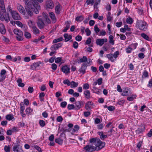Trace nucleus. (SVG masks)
Returning a JSON list of instances; mask_svg holds the SVG:
<instances>
[{"label":"nucleus","instance_id":"6ab92c4d","mask_svg":"<svg viewBox=\"0 0 152 152\" xmlns=\"http://www.w3.org/2000/svg\"><path fill=\"white\" fill-rule=\"evenodd\" d=\"M62 8V6L59 4L56 5L55 8L56 13L57 14H59Z\"/></svg>","mask_w":152,"mask_h":152},{"label":"nucleus","instance_id":"423d86ee","mask_svg":"<svg viewBox=\"0 0 152 152\" xmlns=\"http://www.w3.org/2000/svg\"><path fill=\"white\" fill-rule=\"evenodd\" d=\"M12 150L14 152H23L22 147L18 144L14 145L12 148Z\"/></svg>","mask_w":152,"mask_h":152},{"label":"nucleus","instance_id":"864d4df0","mask_svg":"<svg viewBox=\"0 0 152 152\" xmlns=\"http://www.w3.org/2000/svg\"><path fill=\"white\" fill-rule=\"evenodd\" d=\"M89 86L88 83H86L83 86V88L85 90H87L89 88Z\"/></svg>","mask_w":152,"mask_h":152},{"label":"nucleus","instance_id":"6e6d98bb","mask_svg":"<svg viewBox=\"0 0 152 152\" xmlns=\"http://www.w3.org/2000/svg\"><path fill=\"white\" fill-rule=\"evenodd\" d=\"M119 54V52L118 51H116L115 52L114 54L113 55L114 58L115 59H116L118 57V56Z\"/></svg>","mask_w":152,"mask_h":152},{"label":"nucleus","instance_id":"f8f14e48","mask_svg":"<svg viewBox=\"0 0 152 152\" xmlns=\"http://www.w3.org/2000/svg\"><path fill=\"white\" fill-rule=\"evenodd\" d=\"M86 63H83L81 68L79 69V71L81 73H82L83 74H84L86 73Z\"/></svg>","mask_w":152,"mask_h":152},{"label":"nucleus","instance_id":"680f3d73","mask_svg":"<svg viewBox=\"0 0 152 152\" xmlns=\"http://www.w3.org/2000/svg\"><path fill=\"white\" fill-rule=\"evenodd\" d=\"M62 58L61 57H58L56 58L55 62L56 63H58L61 62V61Z\"/></svg>","mask_w":152,"mask_h":152},{"label":"nucleus","instance_id":"774afa93","mask_svg":"<svg viewBox=\"0 0 152 152\" xmlns=\"http://www.w3.org/2000/svg\"><path fill=\"white\" fill-rule=\"evenodd\" d=\"M24 104L28 106V105L29 104V100L27 99H25L24 100Z\"/></svg>","mask_w":152,"mask_h":152},{"label":"nucleus","instance_id":"052dcab7","mask_svg":"<svg viewBox=\"0 0 152 152\" xmlns=\"http://www.w3.org/2000/svg\"><path fill=\"white\" fill-rule=\"evenodd\" d=\"M91 39L89 37L87 38L86 42H85V44L88 45L91 43Z\"/></svg>","mask_w":152,"mask_h":152},{"label":"nucleus","instance_id":"9b49d317","mask_svg":"<svg viewBox=\"0 0 152 152\" xmlns=\"http://www.w3.org/2000/svg\"><path fill=\"white\" fill-rule=\"evenodd\" d=\"M46 6L47 8L52 9L54 7V3L52 0H47Z\"/></svg>","mask_w":152,"mask_h":152},{"label":"nucleus","instance_id":"79ce46f5","mask_svg":"<svg viewBox=\"0 0 152 152\" xmlns=\"http://www.w3.org/2000/svg\"><path fill=\"white\" fill-rule=\"evenodd\" d=\"M63 40V39L62 37H60L58 39H55L53 40V43H55L61 41Z\"/></svg>","mask_w":152,"mask_h":152},{"label":"nucleus","instance_id":"4be33fe9","mask_svg":"<svg viewBox=\"0 0 152 152\" xmlns=\"http://www.w3.org/2000/svg\"><path fill=\"white\" fill-rule=\"evenodd\" d=\"M129 91V89L128 88H124L122 93V95L123 96L128 95Z\"/></svg>","mask_w":152,"mask_h":152},{"label":"nucleus","instance_id":"58836bf2","mask_svg":"<svg viewBox=\"0 0 152 152\" xmlns=\"http://www.w3.org/2000/svg\"><path fill=\"white\" fill-rule=\"evenodd\" d=\"M11 147L9 146L5 145L4 148V150L5 152H10Z\"/></svg>","mask_w":152,"mask_h":152},{"label":"nucleus","instance_id":"393cba45","mask_svg":"<svg viewBox=\"0 0 152 152\" xmlns=\"http://www.w3.org/2000/svg\"><path fill=\"white\" fill-rule=\"evenodd\" d=\"M97 134L99 135L100 137L102 140H104V139L107 137V135L103 134L102 132H98Z\"/></svg>","mask_w":152,"mask_h":152},{"label":"nucleus","instance_id":"9d476101","mask_svg":"<svg viewBox=\"0 0 152 152\" xmlns=\"http://www.w3.org/2000/svg\"><path fill=\"white\" fill-rule=\"evenodd\" d=\"M61 70L65 74H69L70 72L69 66L67 65L63 66L61 68Z\"/></svg>","mask_w":152,"mask_h":152},{"label":"nucleus","instance_id":"e2e57ef3","mask_svg":"<svg viewBox=\"0 0 152 152\" xmlns=\"http://www.w3.org/2000/svg\"><path fill=\"white\" fill-rule=\"evenodd\" d=\"M115 109V107L113 106H109L108 107V110L110 111H113Z\"/></svg>","mask_w":152,"mask_h":152},{"label":"nucleus","instance_id":"a211bd4d","mask_svg":"<svg viewBox=\"0 0 152 152\" xmlns=\"http://www.w3.org/2000/svg\"><path fill=\"white\" fill-rule=\"evenodd\" d=\"M96 44L100 46H102L104 43V39H97L96 40Z\"/></svg>","mask_w":152,"mask_h":152},{"label":"nucleus","instance_id":"37998d69","mask_svg":"<svg viewBox=\"0 0 152 152\" xmlns=\"http://www.w3.org/2000/svg\"><path fill=\"white\" fill-rule=\"evenodd\" d=\"M33 110L30 107L27 108L26 110V112L27 114L30 115L32 112Z\"/></svg>","mask_w":152,"mask_h":152},{"label":"nucleus","instance_id":"bb28decb","mask_svg":"<svg viewBox=\"0 0 152 152\" xmlns=\"http://www.w3.org/2000/svg\"><path fill=\"white\" fill-rule=\"evenodd\" d=\"M107 57L112 62H114L115 59L114 58L113 54L111 53L107 54Z\"/></svg>","mask_w":152,"mask_h":152},{"label":"nucleus","instance_id":"8fccbe9b","mask_svg":"<svg viewBox=\"0 0 152 152\" xmlns=\"http://www.w3.org/2000/svg\"><path fill=\"white\" fill-rule=\"evenodd\" d=\"M132 50V48L129 46L128 47L126 48V52L127 53H131Z\"/></svg>","mask_w":152,"mask_h":152},{"label":"nucleus","instance_id":"39448f33","mask_svg":"<svg viewBox=\"0 0 152 152\" xmlns=\"http://www.w3.org/2000/svg\"><path fill=\"white\" fill-rule=\"evenodd\" d=\"M44 17L42 16L38 17V20L37 21V24L39 28L41 29L43 28L45 26V23L44 22Z\"/></svg>","mask_w":152,"mask_h":152},{"label":"nucleus","instance_id":"dca6fc26","mask_svg":"<svg viewBox=\"0 0 152 152\" xmlns=\"http://www.w3.org/2000/svg\"><path fill=\"white\" fill-rule=\"evenodd\" d=\"M0 32L2 34H5L6 30L4 25L2 23H0Z\"/></svg>","mask_w":152,"mask_h":152},{"label":"nucleus","instance_id":"de8ad7c7","mask_svg":"<svg viewBox=\"0 0 152 152\" xmlns=\"http://www.w3.org/2000/svg\"><path fill=\"white\" fill-rule=\"evenodd\" d=\"M94 1V0H87L86 1V5H88L90 4H91L92 5L93 4Z\"/></svg>","mask_w":152,"mask_h":152},{"label":"nucleus","instance_id":"49530a36","mask_svg":"<svg viewBox=\"0 0 152 152\" xmlns=\"http://www.w3.org/2000/svg\"><path fill=\"white\" fill-rule=\"evenodd\" d=\"M141 36L144 39L146 40H149V37L148 36L144 33H142L141 34Z\"/></svg>","mask_w":152,"mask_h":152},{"label":"nucleus","instance_id":"338daca9","mask_svg":"<svg viewBox=\"0 0 152 152\" xmlns=\"http://www.w3.org/2000/svg\"><path fill=\"white\" fill-rule=\"evenodd\" d=\"M94 30L95 32L96 33H98L100 31L98 27L96 25L94 26Z\"/></svg>","mask_w":152,"mask_h":152},{"label":"nucleus","instance_id":"5701e85b","mask_svg":"<svg viewBox=\"0 0 152 152\" xmlns=\"http://www.w3.org/2000/svg\"><path fill=\"white\" fill-rule=\"evenodd\" d=\"M49 15L52 19V20L55 23L56 22V18L54 13L52 12H50L49 13Z\"/></svg>","mask_w":152,"mask_h":152},{"label":"nucleus","instance_id":"7ed1b4c3","mask_svg":"<svg viewBox=\"0 0 152 152\" xmlns=\"http://www.w3.org/2000/svg\"><path fill=\"white\" fill-rule=\"evenodd\" d=\"M136 27L140 30L145 31L148 29V25L144 21L137 20L136 22Z\"/></svg>","mask_w":152,"mask_h":152},{"label":"nucleus","instance_id":"7c9ffc66","mask_svg":"<svg viewBox=\"0 0 152 152\" xmlns=\"http://www.w3.org/2000/svg\"><path fill=\"white\" fill-rule=\"evenodd\" d=\"M87 58L86 56H84L82 58L78 60V63L85 62L87 61Z\"/></svg>","mask_w":152,"mask_h":152},{"label":"nucleus","instance_id":"473e14b6","mask_svg":"<svg viewBox=\"0 0 152 152\" xmlns=\"http://www.w3.org/2000/svg\"><path fill=\"white\" fill-rule=\"evenodd\" d=\"M84 94L87 98L89 99L90 97V93L89 91H85L84 92Z\"/></svg>","mask_w":152,"mask_h":152},{"label":"nucleus","instance_id":"2f4dec72","mask_svg":"<svg viewBox=\"0 0 152 152\" xmlns=\"http://www.w3.org/2000/svg\"><path fill=\"white\" fill-rule=\"evenodd\" d=\"M28 24L30 28H32L33 27L36 26L35 23L31 20H29L28 23Z\"/></svg>","mask_w":152,"mask_h":152},{"label":"nucleus","instance_id":"0eeeda50","mask_svg":"<svg viewBox=\"0 0 152 152\" xmlns=\"http://www.w3.org/2000/svg\"><path fill=\"white\" fill-rule=\"evenodd\" d=\"M84 104L83 102L82 101H77L75 102V110H78L80 109Z\"/></svg>","mask_w":152,"mask_h":152},{"label":"nucleus","instance_id":"20e7f679","mask_svg":"<svg viewBox=\"0 0 152 152\" xmlns=\"http://www.w3.org/2000/svg\"><path fill=\"white\" fill-rule=\"evenodd\" d=\"M14 34L16 35V39L19 41H22L23 40V33L21 31L20 29L16 28L13 31Z\"/></svg>","mask_w":152,"mask_h":152},{"label":"nucleus","instance_id":"72a5a7b5","mask_svg":"<svg viewBox=\"0 0 152 152\" xmlns=\"http://www.w3.org/2000/svg\"><path fill=\"white\" fill-rule=\"evenodd\" d=\"M107 21H110L112 20V17L111 16V13L108 12L107 15Z\"/></svg>","mask_w":152,"mask_h":152},{"label":"nucleus","instance_id":"1a4fd4ad","mask_svg":"<svg viewBox=\"0 0 152 152\" xmlns=\"http://www.w3.org/2000/svg\"><path fill=\"white\" fill-rule=\"evenodd\" d=\"M0 19L1 20L3 21L5 20L7 22H9L10 20V17L8 14H6L4 16L0 12Z\"/></svg>","mask_w":152,"mask_h":152},{"label":"nucleus","instance_id":"f257e3e1","mask_svg":"<svg viewBox=\"0 0 152 152\" xmlns=\"http://www.w3.org/2000/svg\"><path fill=\"white\" fill-rule=\"evenodd\" d=\"M89 142L91 145H86L84 147L86 152H92L96 150L99 151L103 148L105 145L104 142L101 141L99 138L96 137L90 139Z\"/></svg>","mask_w":152,"mask_h":152},{"label":"nucleus","instance_id":"4468645a","mask_svg":"<svg viewBox=\"0 0 152 152\" xmlns=\"http://www.w3.org/2000/svg\"><path fill=\"white\" fill-rule=\"evenodd\" d=\"M17 9L19 12L23 15H25L26 11L23 7L21 5L18 4L17 6Z\"/></svg>","mask_w":152,"mask_h":152},{"label":"nucleus","instance_id":"f704fd0d","mask_svg":"<svg viewBox=\"0 0 152 152\" xmlns=\"http://www.w3.org/2000/svg\"><path fill=\"white\" fill-rule=\"evenodd\" d=\"M84 19V17L83 16H77L75 18V20L78 22H81Z\"/></svg>","mask_w":152,"mask_h":152},{"label":"nucleus","instance_id":"c9c22d12","mask_svg":"<svg viewBox=\"0 0 152 152\" xmlns=\"http://www.w3.org/2000/svg\"><path fill=\"white\" fill-rule=\"evenodd\" d=\"M137 96L135 95H132L131 97H128L127 98V100L129 101H133L134 98H135Z\"/></svg>","mask_w":152,"mask_h":152},{"label":"nucleus","instance_id":"ddd939ff","mask_svg":"<svg viewBox=\"0 0 152 152\" xmlns=\"http://www.w3.org/2000/svg\"><path fill=\"white\" fill-rule=\"evenodd\" d=\"M41 64V62L40 61L35 62L32 64L31 66V69L32 70H35V69Z\"/></svg>","mask_w":152,"mask_h":152},{"label":"nucleus","instance_id":"cd10ccee","mask_svg":"<svg viewBox=\"0 0 152 152\" xmlns=\"http://www.w3.org/2000/svg\"><path fill=\"white\" fill-rule=\"evenodd\" d=\"M20 113H24V110H25L24 105L23 102H21L20 104Z\"/></svg>","mask_w":152,"mask_h":152},{"label":"nucleus","instance_id":"f03ea898","mask_svg":"<svg viewBox=\"0 0 152 152\" xmlns=\"http://www.w3.org/2000/svg\"><path fill=\"white\" fill-rule=\"evenodd\" d=\"M36 0H23L25 3V7L28 15L30 16L33 15V12L36 14L39 13V11L40 10L41 7L39 4L37 2H34Z\"/></svg>","mask_w":152,"mask_h":152},{"label":"nucleus","instance_id":"ea45409f","mask_svg":"<svg viewBox=\"0 0 152 152\" xmlns=\"http://www.w3.org/2000/svg\"><path fill=\"white\" fill-rule=\"evenodd\" d=\"M14 118L13 116L12 115H7L6 116V118L9 121L12 120Z\"/></svg>","mask_w":152,"mask_h":152},{"label":"nucleus","instance_id":"c85d7f7f","mask_svg":"<svg viewBox=\"0 0 152 152\" xmlns=\"http://www.w3.org/2000/svg\"><path fill=\"white\" fill-rule=\"evenodd\" d=\"M70 87L71 88H75L77 87L78 85L77 82H76L73 81L71 82Z\"/></svg>","mask_w":152,"mask_h":152},{"label":"nucleus","instance_id":"c03bdc74","mask_svg":"<svg viewBox=\"0 0 152 152\" xmlns=\"http://www.w3.org/2000/svg\"><path fill=\"white\" fill-rule=\"evenodd\" d=\"M133 21L132 19L130 17L127 18L126 19V22L128 24H132L133 22Z\"/></svg>","mask_w":152,"mask_h":152},{"label":"nucleus","instance_id":"3c124183","mask_svg":"<svg viewBox=\"0 0 152 152\" xmlns=\"http://www.w3.org/2000/svg\"><path fill=\"white\" fill-rule=\"evenodd\" d=\"M67 108L69 110H71L74 109L75 110V106L73 104H69L67 106Z\"/></svg>","mask_w":152,"mask_h":152},{"label":"nucleus","instance_id":"4c0bfd02","mask_svg":"<svg viewBox=\"0 0 152 152\" xmlns=\"http://www.w3.org/2000/svg\"><path fill=\"white\" fill-rule=\"evenodd\" d=\"M137 45V43H134L133 44H132L129 46L131 48H132V49L133 50L134 49H135L136 48Z\"/></svg>","mask_w":152,"mask_h":152},{"label":"nucleus","instance_id":"b1692460","mask_svg":"<svg viewBox=\"0 0 152 152\" xmlns=\"http://www.w3.org/2000/svg\"><path fill=\"white\" fill-rule=\"evenodd\" d=\"M42 16L44 17V20H45L48 23H50V19L49 18L48 15L46 13L43 12L42 13Z\"/></svg>","mask_w":152,"mask_h":152},{"label":"nucleus","instance_id":"aec40b11","mask_svg":"<svg viewBox=\"0 0 152 152\" xmlns=\"http://www.w3.org/2000/svg\"><path fill=\"white\" fill-rule=\"evenodd\" d=\"M79 126L77 125H75L74 128L71 129V134H73L75 133H77L79 129Z\"/></svg>","mask_w":152,"mask_h":152},{"label":"nucleus","instance_id":"69168bd1","mask_svg":"<svg viewBox=\"0 0 152 152\" xmlns=\"http://www.w3.org/2000/svg\"><path fill=\"white\" fill-rule=\"evenodd\" d=\"M28 92L30 93H32L34 91V88L32 87H29L28 89Z\"/></svg>","mask_w":152,"mask_h":152},{"label":"nucleus","instance_id":"a19ab883","mask_svg":"<svg viewBox=\"0 0 152 152\" xmlns=\"http://www.w3.org/2000/svg\"><path fill=\"white\" fill-rule=\"evenodd\" d=\"M55 142L58 144L61 145L63 142V140L60 138L56 139L55 140Z\"/></svg>","mask_w":152,"mask_h":152},{"label":"nucleus","instance_id":"09e8293b","mask_svg":"<svg viewBox=\"0 0 152 152\" xmlns=\"http://www.w3.org/2000/svg\"><path fill=\"white\" fill-rule=\"evenodd\" d=\"M93 90L94 93L97 94H99L100 93V91L99 89L96 87L93 88Z\"/></svg>","mask_w":152,"mask_h":152},{"label":"nucleus","instance_id":"e433bc0d","mask_svg":"<svg viewBox=\"0 0 152 152\" xmlns=\"http://www.w3.org/2000/svg\"><path fill=\"white\" fill-rule=\"evenodd\" d=\"M145 129L143 126H142L138 128L137 132L138 133H141L143 132Z\"/></svg>","mask_w":152,"mask_h":152},{"label":"nucleus","instance_id":"c756f323","mask_svg":"<svg viewBox=\"0 0 152 152\" xmlns=\"http://www.w3.org/2000/svg\"><path fill=\"white\" fill-rule=\"evenodd\" d=\"M114 38V37L112 35H110L109 36V42L112 45L114 44L115 40L113 39Z\"/></svg>","mask_w":152,"mask_h":152},{"label":"nucleus","instance_id":"2eb2a0df","mask_svg":"<svg viewBox=\"0 0 152 152\" xmlns=\"http://www.w3.org/2000/svg\"><path fill=\"white\" fill-rule=\"evenodd\" d=\"M62 45V44L61 43H58L54 45L51 46L50 48V49L51 50L53 51L55 50L58 49L59 48L61 47Z\"/></svg>","mask_w":152,"mask_h":152},{"label":"nucleus","instance_id":"a18cd8bd","mask_svg":"<svg viewBox=\"0 0 152 152\" xmlns=\"http://www.w3.org/2000/svg\"><path fill=\"white\" fill-rule=\"evenodd\" d=\"M24 36L27 39H30L31 37V35L30 33L27 31L25 32Z\"/></svg>","mask_w":152,"mask_h":152},{"label":"nucleus","instance_id":"13d9d810","mask_svg":"<svg viewBox=\"0 0 152 152\" xmlns=\"http://www.w3.org/2000/svg\"><path fill=\"white\" fill-rule=\"evenodd\" d=\"M14 24H16L18 26L22 27L23 26L22 23L21 22L19 21H16L14 23Z\"/></svg>","mask_w":152,"mask_h":152},{"label":"nucleus","instance_id":"5fc2aeb1","mask_svg":"<svg viewBox=\"0 0 152 152\" xmlns=\"http://www.w3.org/2000/svg\"><path fill=\"white\" fill-rule=\"evenodd\" d=\"M63 83L64 84H66L68 86H70V84H71V82L68 79L64 80Z\"/></svg>","mask_w":152,"mask_h":152},{"label":"nucleus","instance_id":"bf43d9fd","mask_svg":"<svg viewBox=\"0 0 152 152\" xmlns=\"http://www.w3.org/2000/svg\"><path fill=\"white\" fill-rule=\"evenodd\" d=\"M52 67L51 68L54 71H55L56 70L57 66V65L55 64H53L51 65Z\"/></svg>","mask_w":152,"mask_h":152},{"label":"nucleus","instance_id":"4d7b16f0","mask_svg":"<svg viewBox=\"0 0 152 152\" xmlns=\"http://www.w3.org/2000/svg\"><path fill=\"white\" fill-rule=\"evenodd\" d=\"M0 82H1L5 79L6 77V75L0 74Z\"/></svg>","mask_w":152,"mask_h":152},{"label":"nucleus","instance_id":"603ef678","mask_svg":"<svg viewBox=\"0 0 152 152\" xmlns=\"http://www.w3.org/2000/svg\"><path fill=\"white\" fill-rule=\"evenodd\" d=\"M39 124L40 126L41 127H44L45 125V121L43 120H40L39 121Z\"/></svg>","mask_w":152,"mask_h":152},{"label":"nucleus","instance_id":"6e6552de","mask_svg":"<svg viewBox=\"0 0 152 152\" xmlns=\"http://www.w3.org/2000/svg\"><path fill=\"white\" fill-rule=\"evenodd\" d=\"M11 15L13 19L15 20H19L21 19L19 14L16 11L12 12Z\"/></svg>","mask_w":152,"mask_h":152},{"label":"nucleus","instance_id":"412c9836","mask_svg":"<svg viewBox=\"0 0 152 152\" xmlns=\"http://www.w3.org/2000/svg\"><path fill=\"white\" fill-rule=\"evenodd\" d=\"M33 33L35 35H38L39 34V30L36 26L33 27L32 28Z\"/></svg>","mask_w":152,"mask_h":152},{"label":"nucleus","instance_id":"f3484780","mask_svg":"<svg viewBox=\"0 0 152 152\" xmlns=\"http://www.w3.org/2000/svg\"><path fill=\"white\" fill-rule=\"evenodd\" d=\"M93 103L91 101L87 102L85 104V107L87 110H89L91 109V106L93 105Z\"/></svg>","mask_w":152,"mask_h":152},{"label":"nucleus","instance_id":"a878e982","mask_svg":"<svg viewBox=\"0 0 152 152\" xmlns=\"http://www.w3.org/2000/svg\"><path fill=\"white\" fill-rule=\"evenodd\" d=\"M64 37L65 38V41L67 42L71 39L72 38V36L70 35H68L67 34H64Z\"/></svg>","mask_w":152,"mask_h":152},{"label":"nucleus","instance_id":"0e129e2a","mask_svg":"<svg viewBox=\"0 0 152 152\" xmlns=\"http://www.w3.org/2000/svg\"><path fill=\"white\" fill-rule=\"evenodd\" d=\"M148 76V72L146 70L144 71L142 74V76L145 77H147Z\"/></svg>","mask_w":152,"mask_h":152}]
</instances>
